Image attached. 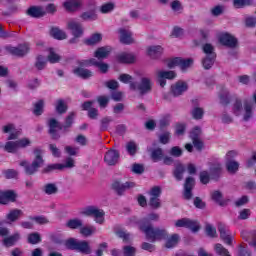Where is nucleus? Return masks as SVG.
Wrapping results in <instances>:
<instances>
[{"instance_id":"6","label":"nucleus","mask_w":256,"mask_h":256,"mask_svg":"<svg viewBox=\"0 0 256 256\" xmlns=\"http://www.w3.org/2000/svg\"><path fill=\"white\" fill-rule=\"evenodd\" d=\"M161 193L162 190L160 186H154L152 187L149 192V202L148 205L151 209H161Z\"/></svg>"},{"instance_id":"5","label":"nucleus","mask_w":256,"mask_h":256,"mask_svg":"<svg viewBox=\"0 0 256 256\" xmlns=\"http://www.w3.org/2000/svg\"><path fill=\"white\" fill-rule=\"evenodd\" d=\"M83 215H86V217H94V221L95 223H98V225H103L105 223V211L96 206L86 207L83 211Z\"/></svg>"},{"instance_id":"10","label":"nucleus","mask_w":256,"mask_h":256,"mask_svg":"<svg viewBox=\"0 0 256 256\" xmlns=\"http://www.w3.org/2000/svg\"><path fill=\"white\" fill-rule=\"evenodd\" d=\"M135 182H125V183H121L120 180H115L112 183V189L113 191H115L117 193V195H123V193H125L127 191V189H133V187H135Z\"/></svg>"},{"instance_id":"43","label":"nucleus","mask_w":256,"mask_h":256,"mask_svg":"<svg viewBox=\"0 0 256 256\" xmlns=\"http://www.w3.org/2000/svg\"><path fill=\"white\" fill-rule=\"evenodd\" d=\"M28 243H30V245H37L39 243H41L42 238H41V234H39L38 232H32L28 235Z\"/></svg>"},{"instance_id":"54","label":"nucleus","mask_w":256,"mask_h":256,"mask_svg":"<svg viewBox=\"0 0 256 256\" xmlns=\"http://www.w3.org/2000/svg\"><path fill=\"white\" fill-rule=\"evenodd\" d=\"M48 61H49V63H59V61H61V56H59V54L55 53V50L53 48H50L49 55H48Z\"/></svg>"},{"instance_id":"49","label":"nucleus","mask_w":256,"mask_h":256,"mask_svg":"<svg viewBox=\"0 0 256 256\" xmlns=\"http://www.w3.org/2000/svg\"><path fill=\"white\" fill-rule=\"evenodd\" d=\"M211 197H212V201H215V203H218L220 207H223L225 205V202L221 200L223 199V194L219 190L212 192Z\"/></svg>"},{"instance_id":"42","label":"nucleus","mask_w":256,"mask_h":256,"mask_svg":"<svg viewBox=\"0 0 256 256\" xmlns=\"http://www.w3.org/2000/svg\"><path fill=\"white\" fill-rule=\"evenodd\" d=\"M215 59H217V55L206 56L202 60V65H203L204 69H206V70L211 69V67H213V65L215 64Z\"/></svg>"},{"instance_id":"32","label":"nucleus","mask_w":256,"mask_h":256,"mask_svg":"<svg viewBox=\"0 0 256 256\" xmlns=\"http://www.w3.org/2000/svg\"><path fill=\"white\" fill-rule=\"evenodd\" d=\"M150 157L153 163H159V161H163L165 157V153L163 152V148H154L151 151Z\"/></svg>"},{"instance_id":"64","label":"nucleus","mask_w":256,"mask_h":256,"mask_svg":"<svg viewBox=\"0 0 256 256\" xmlns=\"http://www.w3.org/2000/svg\"><path fill=\"white\" fill-rule=\"evenodd\" d=\"M124 256H135V247L133 246H124L123 247Z\"/></svg>"},{"instance_id":"9","label":"nucleus","mask_w":256,"mask_h":256,"mask_svg":"<svg viewBox=\"0 0 256 256\" xmlns=\"http://www.w3.org/2000/svg\"><path fill=\"white\" fill-rule=\"evenodd\" d=\"M175 227H185V229H190L192 233H197L201 226H199V222L195 220H191L189 218H182L176 221Z\"/></svg>"},{"instance_id":"25","label":"nucleus","mask_w":256,"mask_h":256,"mask_svg":"<svg viewBox=\"0 0 256 256\" xmlns=\"http://www.w3.org/2000/svg\"><path fill=\"white\" fill-rule=\"evenodd\" d=\"M74 75H76L77 77H80V79H91V77L93 76V72L89 69H85V68H81V67H76L73 70Z\"/></svg>"},{"instance_id":"38","label":"nucleus","mask_w":256,"mask_h":256,"mask_svg":"<svg viewBox=\"0 0 256 256\" xmlns=\"http://www.w3.org/2000/svg\"><path fill=\"white\" fill-rule=\"evenodd\" d=\"M165 243L166 249H173L179 243V234H172L171 237H168Z\"/></svg>"},{"instance_id":"45","label":"nucleus","mask_w":256,"mask_h":256,"mask_svg":"<svg viewBox=\"0 0 256 256\" xmlns=\"http://www.w3.org/2000/svg\"><path fill=\"white\" fill-rule=\"evenodd\" d=\"M226 169L228 173H237L239 171V162L235 160L226 161Z\"/></svg>"},{"instance_id":"35","label":"nucleus","mask_w":256,"mask_h":256,"mask_svg":"<svg viewBox=\"0 0 256 256\" xmlns=\"http://www.w3.org/2000/svg\"><path fill=\"white\" fill-rule=\"evenodd\" d=\"M103 41V36L100 33H94L84 41L85 45L93 46L97 45V43H101Z\"/></svg>"},{"instance_id":"17","label":"nucleus","mask_w":256,"mask_h":256,"mask_svg":"<svg viewBox=\"0 0 256 256\" xmlns=\"http://www.w3.org/2000/svg\"><path fill=\"white\" fill-rule=\"evenodd\" d=\"M67 29L71 31L73 37H82L83 36V25L77 21H69L67 23Z\"/></svg>"},{"instance_id":"41","label":"nucleus","mask_w":256,"mask_h":256,"mask_svg":"<svg viewBox=\"0 0 256 256\" xmlns=\"http://www.w3.org/2000/svg\"><path fill=\"white\" fill-rule=\"evenodd\" d=\"M63 169H65L63 164H49L42 170V173H53V171H63Z\"/></svg>"},{"instance_id":"28","label":"nucleus","mask_w":256,"mask_h":256,"mask_svg":"<svg viewBox=\"0 0 256 256\" xmlns=\"http://www.w3.org/2000/svg\"><path fill=\"white\" fill-rule=\"evenodd\" d=\"M186 168L182 163H177L173 170V177L176 181H183V175L185 174Z\"/></svg>"},{"instance_id":"62","label":"nucleus","mask_w":256,"mask_h":256,"mask_svg":"<svg viewBox=\"0 0 256 256\" xmlns=\"http://www.w3.org/2000/svg\"><path fill=\"white\" fill-rule=\"evenodd\" d=\"M186 130H187V125L185 123H177L175 126L176 135H185Z\"/></svg>"},{"instance_id":"19","label":"nucleus","mask_w":256,"mask_h":256,"mask_svg":"<svg viewBox=\"0 0 256 256\" xmlns=\"http://www.w3.org/2000/svg\"><path fill=\"white\" fill-rule=\"evenodd\" d=\"M210 177L212 181H217L221 178V173H223V168L221 167V163H212L210 164Z\"/></svg>"},{"instance_id":"60","label":"nucleus","mask_w":256,"mask_h":256,"mask_svg":"<svg viewBox=\"0 0 256 256\" xmlns=\"http://www.w3.org/2000/svg\"><path fill=\"white\" fill-rule=\"evenodd\" d=\"M126 151L129 153V155H135L137 153V144L135 142L130 141L126 145Z\"/></svg>"},{"instance_id":"56","label":"nucleus","mask_w":256,"mask_h":256,"mask_svg":"<svg viewBox=\"0 0 256 256\" xmlns=\"http://www.w3.org/2000/svg\"><path fill=\"white\" fill-rule=\"evenodd\" d=\"M5 151H7V153H15L18 149V146H17V141L13 142V141H8L6 144H5V147H4Z\"/></svg>"},{"instance_id":"58","label":"nucleus","mask_w":256,"mask_h":256,"mask_svg":"<svg viewBox=\"0 0 256 256\" xmlns=\"http://www.w3.org/2000/svg\"><path fill=\"white\" fill-rule=\"evenodd\" d=\"M203 53H205L206 56L217 55L215 53V47H213V45L209 43L203 45Z\"/></svg>"},{"instance_id":"21","label":"nucleus","mask_w":256,"mask_h":256,"mask_svg":"<svg viewBox=\"0 0 256 256\" xmlns=\"http://www.w3.org/2000/svg\"><path fill=\"white\" fill-rule=\"evenodd\" d=\"M29 17H33L34 19H40V17H45V10L41 6H31L26 11Z\"/></svg>"},{"instance_id":"44","label":"nucleus","mask_w":256,"mask_h":256,"mask_svg":"<svg viewBox=\"0 0 256 256\" xmlns=\"http://www.w3.org/2000/svg\"><path fill=\"white\" fill-rule=\"evenodd\" d=\"M55 109L59 113V115H63L64 113H67L68 107H67V104H65V100L58 99L56 101Z\"/></svg>"},{"instance_id":"13","label":"nucleus","mask_w":256,"mask_h":256,"mask_svg":"<svg viewBox=\"0 0 256 256\" xmlns=\"http://www.w3.org/2000/svg\"><path fill=\"white\" fill-rule=\"evenodd\" d=\"M218 231L220 233V238L226 245H233V237L231 236V232H229V228L223 224H218Z\"/></svg>"},{"instance_id":"61","label":"nucleus","mask_w":256,"mask_h":256,"mask_svg":"<svg viewBox=\"0 0 256 256\" xmlns=\"http://www.w3.org/2000/svg\"><path fill=\"white\" fill-rule=\"evenodd\" d=\"M209 181H211V174H209L207 171L200 172V182L203 185H207Z\"/></svg>"},{"instance_id":"1","label":"nucleus","mask_w":256,"mask_h":256,"mask_svg":"<svg viewBox=\"0 0 256 256\" xmlns=\"http://www.w3.org/2000/svg\"><path fill=\"white\" fill-rule=\"evenodd\" d=\"M74 121H75V112H70L67 115V117L65 118L64 125L59 124V121H57V119H55V118L49 119V121H48L49 135L51 136V138L54 141H57V139H59L61 137L59 135V133H57V129H59V131H64V133H67V132H69V129H71L73 127Z\"/></svg>"},{"instance_id":"29","label":"nucleus","mask_w":256,"mask_h":256,"mask_svg":"<svg viewBox=\"0 0 256 256\" xmlns=\"http://www.w3.org/2000/svg\"><path fill=\"white\" fill-rule=\"evenodd\" d=\"M42 193H45V195H57L59 187L55 183H46L42 187Z\"/></svg>"},{"instance_id":"37","label":"nucleus","mask_w":256,"mask_h":256,"mask_svg":"<svg viewBox=\"0 0 256 256\" xmlns=\"http://www.w3.org/2000/svg\"><path fill=\"white\" fill-rule=\"evenodd\" d=\"M44 109H45V101H43V99H40L36 103H34L33 114L36 117H40V115H43Z\"/></svg>"},{"instance_id":"33","label":"nucleus","mask_w":256,"mask_h":256,"mask_svg":"<svg viewBox=\"0 0 256 256\" xmlns=\"http://www.w3.org/2000/svg\"><path fill=\"white\" fill-rule=\"evenodd\" d=\"M50 35L58 41H63V39H67V34L65 33V31L59 29V27H52L50 30Z\"/></svg>"},{"instance_id":"23","label":"nucleus","mask_w":256,"mask_h":256,"mask_svg":"<svg viewBox=\"0 0 256 256\" xmlns=\"http://www.w3.org/2000/svg\"><path fill=\"white\" fill-rule=\"evenodd\" d=\"M118 63L131 64L135 63V56L131 53L122 52L116 56Z\"/></svg>"},{"instance_id":"22","label":"nucleus","mask_w":256,"mask_h":256,"mask_svg":"<svg viewBox=\"0 0 256 256\" xmlns=\"http://www.w3.org/2000/svg\"><path fill=\"white\" fill-rule=\"evenodd\" d=\"M187 89V84L183 81H179L171 87L172 95H174V97H179V95H183Z\"/></svg>"},{"instance_id":"27","label":"nucleus","mask_w":256,"mask_h":256,"mask_svg":"<svg viewBox=\"0 0 256 256\" xmlns=\"http://www.w3.org/2000/svg\"><path fill=\"white\" fill-rule=\"evenodd\" d=\"M21 239V234L18 232L14 233L11 236L5 237L2 241L4 247H14L17 244V241Z\"/></svg>"},{"instance_id":"55","label":"nucleus","mask_w":256,"mask_h":256,"mask_svg":"<svg viewBox=\"0 0 256 256\" xmlns=\"http://www.w3.org/2000/svg\"><path fill=\"white\" fill-rule=\"evenodd\" d=\"M203 115H205V111L201 107H195L192 110V117L193 119H196V121L203 119Z\"/></svg>"},{"instance_id":"24","label":"nucleus","mask_w":256,"mask_h":256,"mask_svg":"<svg viewBox=\"0 0 256 256\" xmlns=\"http://www.w3.org/2000/svg\"><path fill=\"white\" fill-rule=\"evenodd\" d=\"M147 55H149L151 59H159V57L163 55V47H161L160 45L149 46L147 48Z\"/></svg>"},{"instance_id":"51","label":"nucleus","mask_w":256,"mask_h":256,"mask_svg":"<svg viewBox=\"0 0 256 256\" xmlns=\"http://www.w3.org/2000/svg\"><path fill=\"white\" fill-rule=\"evenodd\" d=\"M214 251L219 255V256H231L229 253V250L222 246V244H215Z\"/></svg>"},{"instance_id":"11","label":"nucleus","mask_w":256,"mask_h":256,"mask_svg":"<svg viewBox=\"0 0 256 256\" xmlns=\"http://www.w3.org/2000/svg\"><path fill=\"white\" fill-rule=\"evenodd\" d=\"M219 43L223 45L224 47H229L230 49H235L238 45V40L233 35L229 33H222L219 36Z\"/></svg>"},{"instance_id":"4","label":"nucleus","mask_w":256,"mask_h":256,"mask_svg":"<svg viewBox=\"0 0 256 256\" xmlns=\"http://www.w3.org/2000/svg\"><path fill=\"white\" fill-rule=\"evenodd\" d=\"M65 245L71 251H79V253H84V255H91V246L85 240L77 241L75 238H70L66 240Z\"/></svg>"},{"instance_id":"3","label":"nucleus","mask_w":256,"mask_h":256,"mask_svg":"<svg viewBox=\"0 0 256 256\" xmlns=\"http://www.w3.org/2000/svg\"><path fill=\"white\" fill-rule=\"evenodd\" d=\"M141 231L146 235V239L151 241V243H155V241H165L169 237V232L164 228L148 226Z\"/></svg>"},{"instance_id":"50","label":"nucleus","mask_w":256,"mask_h":256,"mask_svg":"<svg viewBox=\"0 0 256 256\" xmlns=\"http://www.w3.org/2000/svg\"><path fill=\"white\" fill-rule=\"evenodd\" d=\"M28 219L30 221H35L37 225H47L49 223V219L47 217L40 215V216H29Z\"/></svg>"},{"instance_id":"12","label":"nucleus","mask_w":256,"mask_h":256,"mask_svg":"<svg viewBox=\"0 0 256 256\" xmlns=\"http://www.w3.org/2000/svg\"><path fill=\"white\" fill-rule=\"evenodd\" d=\"M193 187H195V178L189 176L184 183L183 197L186 201H191V199H193Z\"/></svg>"},{"instance_id":"34","label":"nucleus","mask_w":256,"mask_h":256,"mask_svg":"<svg viewBox=\"0 0 256 256\" xmlns=\"http://www.w3.org/2000/svg\"><path fill=\"white\" fill-rule=\"evenodd\" d=\"M63 7L67 11H77L79 7H81V1L79 0H68L63 3Z\"/></svg>"},{"instance_id":"18","label":"nucleus","mask_w":256,"mask_h":256,"mask_svg":"<svg viewBox=\"0 0 256 256\" xmlns=\"http://www.w3.org/2000/svg\"><path fill=\"white\" fill-rule=\"evenodd\" d=\"M119 157H120L119 151L111 149L108 152H106L104 156V161L109 166L117 165V163L119 162Z\"/></svg>"},{"instance_id":"26","label":"nucleus","mask_w":256,"mask_h":256,"mask_svg":"<svg viewBox=\"0 0 256 256\" xmlns=\"http://www.w3.org/2000/svg\"><path fill=\"white\" fill-rule=\"evenodd\" d=\"M151 79L142 78L140 85H138V91H140V95H145L151 91Z\"/></svg>"},{"instance_id":"36","label":"nucleus","mask_w":256,"mask_h":256,"mask_svg":"<svg viewBox=\"0 0 256 256\" xmlns=\"http://www.w3.org/2000/svg\"><path fill=\"white\" fill-rule=\"evenodd\" d=\"M21 215H23L22 210L13 209L7 214L6 219L11 223H15V221L19 220V217H21Z\"/></svg>"},{"instance_id":"2","label":"nucleus","mask_w":256,"mask_h":256,"mask_svg":"<svg viewBox=\"0 0 256 256\" xmlns=\"http://www.w3.org/2000/svg\"><path fill=\"white\" fill-rule=\"evenodd\" d=\"M34 155L35 158L31 164L27 160H22L20 162V167H24L26 175H35V173L41 169L43 163H45V160L43 159V150L35 148Z\"/></svg>"},{"instance_id":"16","label":"nucleus","mask_w":256,"mask_h":256,"mask_svg":"<svg viewBox=\"0 0 256 256\" xmlns=\"http://www.w3.org/2000/svg\"><path fill=\"white\" fill-rule=\"evenodd\" d=\"M158 76V82L160 87H165L167 85V80L166 79H175V77H177V74L175 73V71L170 70V71H158L157 73Z\"/></svg>"},{"instance_id":"30","label":"nucleus","mask_w":256,"mask_h":256,"mask_svg":"<svg viewBox=\"0 0 256 256\" xmlns=\"http://www.w3.org/2000/svg\"><path fill=\"white\" fill-rule=\"evenodd\" d=\"M219 99L221 105H229L231 103V97H229V90L225 86H220Z\"/></svg>"},{"instance_id":"59","label":"nucleus","mask_w":256,"mask_h":256,"mask_svg":"<svg viewBox=\"0 0 256 256\" xmlns=\"http://www.w3.org/2000/svg\"><path fill=\"white\" fill-rule=\"evenodd\" d=\"M169 141H171V132L166 131V132L160 134V136H159V142H160L162 145H167V143H169Z\"/></svg>"},{"instance_id":"15","label":"nucleus","mask_w":256,"mask_h":256,"mask_svg":"<svg viewBox=\"0 0 256 256\" xmlns=\"http://www.w3.org/2000/svg\"><path fill=\"white\" fill-rule=\"evenodd\" d=\"M151 221H159V214L152 212L148 214L146 217L142 218L139 221L140 231L147 229V227H153Z\"/></svg>"},{"instance_id":"52","label":"nucleus","mask_w":256,"mask_h":256,"mask_svg":"<svg viewBox=\"0 0 256 256\" xmlns=\"http://www.w3.org/2000/svg\"><path fill=\"white\" fill-rule=\"evenodd\" d=\"M46 64L47 61L45 60V57L43 55H38L35 62L36 69H38V71H43Z\"/></svg>"},{"instance_id":"57","label":"nucleus","mask_w":256,"mask_h":256,"mask_svg":"<svg viewBox=\"0 0 256 256\" xmlns=\"http://www.w3.org/2000/svg\"><path fill=\"white\" fill-rule=\"evenodd\" d=\"M95 63V58H91L88 60H78L76 61V64L80 67V69H83V67H91Z\"/></svg>"},{"instance_id":"63","label":"nucleus","mask_w":256,"mask_h":256,"mask_svg":"<svg viewBox=\"0 0 256 256\" xmlns=\"http://www.w3.org/2000/svg\"><path fill=\"white\" fill-rule=\"evenodd\" d=\"M115 9V4L109 2L101 6L100 11L101 13H111Z\"/></svg>"},{"instance_id":"40","label":"nucleus","mask_w":256,"mask_h":256,"mask_svg":"<svg viewBox=\"0 0 256 256\" xmlns=\"http://www.w3.org/2000/svg\"><path fill=\"white\" fill-rule=\"evenodd\" d=\"M97 232V227L91 225V226H82L80 228V234L83 235V237H91L94 233Z\"/></svg>"},{"instance_id":"31","label":"nucleus","mask_w":256,"mask_h":256,"mask_svg":"<svg viewBox=\"0 0 256 256\" xmlns=\"http://www.w3.org/2000/svg\"><path fill=\"white\" fill-rule=\"evenodd\" d=\"M109 53H111V47L109 46L99 47L95 51L94 57H96V59H107V57H109Z\"/></svg>"},{"instance_id":"20","label":"nucleus","mask_w":256,"mask_h":256,"mask_svg":"<svg viewBox=\"0 0 256 256\" xmlns=\"http://www.w3.org/2000/svg\"><path fill=\"white\" fill-rule=\"evenodd\" d=\"M118 33L120 35V42H122L123 45H131V43H133V34L129 30L120 28L118 29Z\"/></svg>"},{"instance_id":"7","label":"nucleus","mask_w":256,"mask_h":256,"mask_svg":"<svg viewBox=\"0 0 256 256\" xmlns=\"http://www.w3.org/2000/svg\"><path fill=\"white\" fill-rule=\"evenodd\" d=\"M5 49L7 53H9V55H12L13 57H25V55H27L29 51H31V48L27 43L18 44L17 47L6 46Z\"/></svg>"},{"instance_id":"14","label":"nucleus","mask_w":256,"mask_h":256,"mask_svg":"<svg viewBox=\"0 0 256 256\" xmlns=\"http://www.w3.org/2000/svg\"><path fill=\"white\" fill-rule=\"evenodd\" d=\"M17 201V193L13 190L0 192V205H8Z\"/></svg>"},{"instance_id":"53","label":"nucleus","mask_w":256,"mask_h":256,"mask_svg":"<svg viewBox=\"0 0 256 256\" xmlns=\"http://www.w3.org/2000/svg\"><path fill=\"white\" fill-rule=\"evenodd\" d=\"M253 1L251 0H234L233 5L236 9H243V7H249L252 5Z\"/></svg>"},{"instance_id":"46","label":"nucleus","mask_w":256,"mask_h":256,"mask_svg":"<svg viewBox=\"0 0 256 256\" xmlns=\"http://www.w3.org/2000/svg\"><path fill=\"white\" fill-rule=\"evenodd\" d=\"M113 123V118L111 116H106L100 120V131H107L109 129V125Z\"/></svg>"},{"instance_id":"8","label":"nucleus","mask_w":256,"mask_h":256,"mask_svg":"<svg viewBox=\"0 0 256 256\" xmlns=\"http://www.w3.org/2000/svg\"><path fill=\"white\" fill-rule=\"evenodd\" d=\"M191 65H193L192 58L183 59L181 57H176L168 62L167 67L169 69H173V67H180L182 71H185V69H189Z\"/></svg>"},{"instance_id":"48","label":"nucleus","mask_w":256,"mask_h":256,"mask_svg":"<svg viewBox=\"0 0 256 256\" xmlns=\"http://www.w3.org/2000/svg\"><path fill=\"white\" fill-rule=\"evenodd\" d=\"M171 125V115L166 114L164 115L159 121L160 130L167 129Z\"/></svg>"},{"instance_id":"47","label":"nucleus","mask_w":256,"mask_h":256,"mask_svg":"<svg viewBox=\"0 0 256 256\" xmlns=\"http://www.w3.org/2000/svg\"><path fill=\"white\" fill-rule=\"evenodd\" d=\"M244 110H245V114H244V121H249V119L251 117H253V106L251 105V103L249 102H244Z\"/></svg>"},{"instance_id":"39","label":"nucleus","mask_w":256,"mask_h":256,"mask_svg":"<svg viewBox=\"0 0 256 256\" xmlns=\"http://www.w3.org/2000/svg\"><path fill=\"white\" fill-rule=\"evenodd\" d=\"M68 229H81L83 227V220L79 218L70 219L66 223Z\"/></svg>"}]
</instances>
